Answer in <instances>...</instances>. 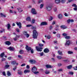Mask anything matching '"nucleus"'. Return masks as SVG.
<instances>
[{"label": "nucleus", "mask_w": 77, "mask_h": 77, "mask_svg": "<svg viewBox=\"0 0 77 77\" xmlns=\"http://www.w3.org/2000/svg\"><path fill=\"white\" fill-rule=\"evenodd\" d=\"M6 27L7 28L8 30L9 31H10L11 30V27L10 24L8 23V24H7L6 26Z\"/></svg>", "instance_id": "6"}, {"label": "nucleus", "mask_w": 77, "mask_h": 77, "mask_svg": "<svg viewBox=\"0 0 77 77\" xmlns=\"http://www.w3.org/2000/svg\"><path fill=\"white\" fill-rule=\"evenodd\" d=\"M5 43L6 45H11V42L9 41L6 42Z\"/></svg>", "instance_id": "20"}, {"label": "nucleus", "mask_w": 77, "mask_h": 77, "mask_svg": "<svg viewBox=\"0 0 77 77\" xmlns=\"http://www.w3.org/2000/svg\"><path fill=\"white\" fill-rule=\"evenodd\" d=\"M57 59H58L60 60V59H63V57H62L61 56H58L57 57Z\"/></svg>", "instance_id": "19"}, {"label": "nucleus", "mask_w": 77, "mask_h": 77, "mask_svg": "<svg viewBox=\"0 0 77 77\" xmlns=\"http://www.w3.org/2000/svg\"><path fill=\"white\" fill-rule=\"evenodd\" d=\"M69 74H70L71 75H73V74H74V73L70 71L69 72Z\"/></svg>", "instance_id": "33"}, {"label": "nucleus", "mask_w": 77, "mask_h": 77, "mask_svg": "<svg viewBox=\"0 0 77 77\" xmlns=\"http://www.w3.org/2000/svg\"><path fill=\"white\" fill-rule=\"evenodd\" d=\"M2 74L5 76H6V73H5V72H2Z\"/></svg>", "instance_id": "48"}, {"label": "nucleus", "mask_w": 77, "mask_h": 77, "mask_svg": "<svg viewBox=\"0 0 77 77\" xmlns=\"http://www.w3.org/2000/svg\"><path fill=\"white\" fill-rule=\"evenodd\" d=\"M43 2V0H39L38 2V3H40L41 2Z\"/></svg>", "instance_id": "52"}, {"label": "nucleus", "mask_w": 77, "mask_h": 77, "mask_svg": "<svg viewBox=\"0 0 77 77\" xmlns=\"http://www.w3.org/2000/svg\"><path fill=\"white\" fill-rule=\"evenodd\" d=\"M32 29L33 30L32 35L33 38L34 39H36L38 37V32L36 30V27L35 26H32Z\"/></svg>", "instance_id": "1"}, {"label": "nucleus", "mask_w": 77, "mask_h": 77, "mask_svg": "<svg viewBox=\"0 0 77 77\" xmlns=\"http://www.w3.org/2000/svg\"><path fill=\"white\" fill-rule=\"evenodd\" d=\"M44 4H42L40 5V9H42L44 7Z\"/></svg>", "instance_id": "21"}, {"label": "nucleus", "mask_w": 77, "mask_h": 77, "mask_svg": "<svg viewBox=\"0 0 77 77\" xmlns=\"http://www.w3.org/2000/svg\"><path fill=\"white\" fill-rule=\"evenodd\" d=\"M29 36H30V35L29 34H27L26 35H25V36L26 38H28L29 37Z\"/></svg>", "instance_id": "41"}, {"label": "nucleus", "mask_w": 77, "mask_h": 77, "mask_svg": "<svg viewBox=\"0 0 77 77\" xmlns=\"http://www.w3.org/2000/svg\"><path fill=\"white\" fill-rule=\"evenodd\" d=\"M33 72L34 74H38V73H39V72L35 71Z\"/></svg>", "instance_id": "38"}, {"label": "nucleus", "mask_w": 77, "mask_h": 77, "mask_svg": "<svg viewBox=\"0 0 77 77\" xmlns=\"http://www.w3.org/2000/svg\"><path fill=\"white\" fill-rule=\"evenodd\" d=\"M68 54H73V52L72 51H68Z\"/></svg>", "instance_id": "27"}, {"label": "nucleus", "mask_w": 77, "mask_h": 77, "mask_svg": "<svg viewBox=\"0 0 77 77\" xmlns=\"http://www.w3.org/2000/svg\"><path fill=\"white\" fill-rule=\"evenodd\" d=\"M53 19V17H51L49 19V21H51Z\"/></svg>", "instance_id": "43"}, {"label": "nucleus", "mask_w": 77, "mask_h": 77, "mask_svg": "<svg viewBox=\"0 0 77 77\" xmlns=\"http://www.w3.org/2000/svg\"><path fill=\"white\" fill-rule=\"evenodd\" d=\"M57 53L59 54V55H60V56H62L63 55V54H62V52L60 51H58Z\"/></svg>", "instance_id": "15"}, {"label": "nucleus", "mask_w": 77, "mask_h": 77, "mask_svg": "<svg viewBox=\"0 0 77 77\" xmlns=\"http://www.w3.org/2000/svg\"><path fill=\"white\" fill-rule=\"evenodd\" d=\"M35 22V19H33L32 20V24H33V23H34Z\"/></svg>", "instance_id": "35"}, {"label": "nucleus", "mask_w": 77, "mask_h": 77, "mask_svg": "<svg viewBox=\"0 0 77 77\" xmlns=\"http://www.w3.org/2000/svg\"><path fill=\"white\" fill-rule=\"evenodd\" d=\"M38 45L40 47H43V46H44V45L41 44H39Z\"/></svg>", "instance_id": "46"}, {"label": "nucleus", "mask_w": 77, "mask_h": 77, "mask_svg": "<svg viewBox=\"0 0 77 77\" xmlns=\"http://www.w3.org/2000/svg\"><path fill=\"white\" fill-rule=\"evenodd\" d=\"M66 2V0H62L61 2L62 3H65Z\"/></svg>", "instance_id": "47"}, {"label": "nucleus", "mask_w": 77, "mask_h": 77, "mask_svg": "<svg viewBox=\"0 0 77 77\" xmlns=\"http://www.w3.org/2000/svg\"><path fill=\"white\" fill-rule=\"evenodd\" d=\"M45 74H49L50 73V71L48 70H46L45 71Z\"/></svg>", "instance_id": "26"}, {"label": "nucleus", "mask_w": 77, "mask_h": 77, "mask_svg": "<svg viewBox=\"0 0 77 77\" xmlns=\"http://www.w3.org/2000/svg\"><path fill=\"white\" fill-rule=\"evenodd\" d=\"M44 53H47L49 52V50H48V48H45L44 50Z\"/></svg>", "instance_id": "13"}, {"label": "nucleus", "mask_w": 77, "mask_h": 77, "mask_svg": "<svg viewBox=\"0 0 77 77\" xmlns=\"http://www.w3.org/2000/svg\"><path fill=\"white\" fill-rule=\"evenodd\" d=\"M10 66L8 65H6L5 66V68H6L7 69H8V68Z\"/></svg>", "instance_id": "39"}, {"label": "nucleus", "mask_w": 77, "mask_h": 77, "mask_svg": "<svg viewBox=\"0 0 77 77\" xmlns=\"http://www.w3.org/2000/svg\"><path fill=\"white\" fill-rule=\"evenodd\" d=\"M39 54L41 56H42L44 55V53L42 52L39 53Z\"/></svg>", "instance_id": "37"}, {"label": "nucleus", "mask_w": 77, "mask_h": 77, "mask_svg": "<svg viewBox=\"0 0 77 77\" xmlns=\"http://www.w3.org/2000/svg\"><path fill=\"white\" fill-rule=\"evenodd\" d=\"M30 72V70L26 69L24 70L23 73L24 74H26L27 72Z\"/></svg>", "instance_id": "16"}, {"label": "nucleus", "mask_w": 77, "mask_h": 77, "mask_svg": "<svg viewBox=\"0 0 77 77\" xmlns=\"http://www.w3.org/2000/svg\"><path fill=\"white\" fill-rule=\"evenodd\" d=\"M5 56V53H3L1 54L0 55V56L1 57H3Z\"/></svg>", "instance_id": "22"}, {"label": "nucleus", "mask_w": 77, "mask_h": 77, "mask_svg": "<svg viewBox=\"0 0 77 77\" xmlns=\"http://www.w3.org/2000/svg\"><path fill=\"white\" fill-rule=\"evenodd\" d=\"M65 39H70L71 38V37L69 36H66L65 37Z\"/></svg>", "instance_id": "25"}, {"label": "nucleus", "mask_w": 77, "mask_h": 77, "mask_svg": "<svg viewBox=\"0 0 77 77\" xmlns=\"http://www.w3.org/2000/svg\"><path fill=\"white\" fill-rule=\"evenodd\" d=\"M26 66V64L25 63H23L21 65V66Z\"/></svg>", "instance_id": "56"}, {"label": "nucleus", "mask_w": 77, "mask_h": 77, "mask_svg": "<svg viewBox=\"0 0 77 77\" xmlns=\"http://www.w3.org/2000/svg\"><path fill=\"white\" fill-rule=\"evenodd\" d=\"M58 65L59 66H62V64L60 63H59L58 64Z\"/></svg>", "instance_id": "57"}, {"label": "nucleus", "mask_w": 77, "mask_h": 77, "mask_svg": "<svg viewBox=\"0 0 77 77\" xmlns=\"http://www.w3.org/2000/svg\"><path fill=\"white\" fill-rule=\"evenodd\" d=\"M26 50H27L28 53H29V50H31V53H33V49H32V48H31V47H29L26 45Z\"/></svg>", "instance_id": "2"}, {"label": "nucleus", "mask_w": 77, "mask_h": 77, "mask_svg": "<svg viewBox=\"0 0 77 77\" xmlns=\"http://www.w3.org/2000/svg\"><path fill=\"white\" fill-rule=\"evenodd\" d=\"M71 42H70V41L69 40H66V43L65 44V45H69Z\"/></svg>", "instance_id": "8"}, {"label": "nucleus", "mask_w": 77, "mask_h": 77, "mask_svg": "<svg viewBox=\"0 0 77 77\" xmlns=\"http://www.w3.org/2000/svg\"><path fill=\"white\" fill-rule=\"evenodd\" d=\"M46 67L47 68H53V66H51L49 65H46Z\"/></svg>", "instance_id": "14"}, {"label": "nucleus", "mask_w": 77, "mask_h": 77, "mask_svg": "<svg viewBox=\"0 0 77 77\" xmlns=\"http://www.w3.org/2000/svg\"><path fill=\"white\" fill-rule=\"evenodd\" d=\"M7 74L8 76H11V73L9 71H7Z\"/></svg>", "instance_id": "24"}, {"label": "nucleus", "mask_w": 77, "mask_h": 77, "mask_svg": "<svg viewBox=\"0 0 77 77\" xmlns=\"http://www.w3.org/2000/svg\"><path fill=\"white\" fill-rule=\"evenodd\" d=\"M18 73L19 74H20V75H21L23 74V72L20 71V72H18Z\"/></svg>", "instance_id": "36"}, {"label": "nucleus", "mask_w": 77, "mask_h": 77, "mask_svg": "<svg viewBox=\"0 0 77 77\" xmlns=\"http://www.w3.org/2000/svg\"><path fill=\"white\" fill-rule=\"evenodd\" d=\"M60 0H56L55 2L56 3H60Z\"/></svg>", "instance_id": "31"}, {"label": "nucleus", "mask_w": 77, "mask_h": 77, "mask_svg": "<svg viewBox=\"0 0 77 77\" xmlns=\"http://www.w3.org/2000/svg\"><path fill=\"white\" fill-rule=\"evenodd\" d=\"M67 22L68 23H69L70 22V19H68L67 21Z\"/></svg>", "instance_id": "61"}, {"label": "nucleus", "mask_w": 77, "mask_h": 77, "mask_svg": "<svg viewBox=\"0 0 77 77\" xmlns=\"http://www.w3.org/2000/svg\"><path fill=\"white\" fill-rule=\"evenodd\" d=\"M32 72H35V71H37V68L36 67V66H34L32 68Z\"/></svg>", "instance_id": "5"}, {"label": "nucleus", "mask_w": 77, "mask_h": 77, "mask_svg": "<svg viewBox=\"0 0 77 77\" xmlns=\"http://www.w3.org/2000/svg\"><path fill=\"white\" fill-rule=\"evenodd\" d=\"M54 12H56V11H57V8H55L54 9Z\"/></svg>", "instance_id": "58"}, {"label": "nucleus", "mask_w": 77, "mask_h": 77, "mask_svg": "<svg viewBox=\"0 0 77 77\" xmlns=\"http://www.w3.org/2000/svg\"><path fill=\"white\" fill-rule=\"evenodd\" d=\"M16 24L17 25L19 26V28L20 29L21 27V23L20 22H17Z\"/></svg>", "instance_id": "10"}, {"label": "nucleus", "mask_w": 77, "mask_h": 77, "mask_svg": "<svg viewBox=\"0 0 77 77\" xmlns=\"http://www.w3.org/2000/svg\"><path fill=\"white\" fill-rule=\"evenodd\" d=\"M63 71V69H58V71L59 72H60V71Z\"/></svg>", "instance_id": "44"}, {"label": "nucleus", "mask_w": 77, "mask_h": 77, "mask_svg": "<svg viewBox=\"0 0 77 77\" xmlns=\"http://www.w3.org/2000/svg\"><path fill=\"white\" fill-rule=\"evenodd\" d=\"M52 8L50 6L48 5L46 7L45 9L48 11H50L51 10Z\"/></svg>", "instance_id": "4"}, {"label": "nucleus", "mask_w": 77, "mask_h": 77, "mask_svg": "<svg viewBox=\"0 0 77 77\" xmlns=\"http://www.w3.org/2000/svg\"><path fill=\"white\" fill-rule=\"evenodd\" d=\"M27 69H29L30 68V66L29 65H27L26 67Z\"/></svg>", "instance_id": "49"}, {"label": "nucleus", "mask_w": 77, "mask_h": 77, "mask_svg": "<svg viewBox=\"0 0 77 77\" xmlns=\"http://www.w3.org/2000/svg\"><path fill=\"white\" fill-rule=\"evenodd\" d=\"M14 39L15 41H16L17 40V37L14 38Z\"/></svg>", "instance_id": "59"}, {"label": "nucleus", "mask_w": 77, "mask_h": 77, "mask_svg": "<svg viewBox=\"0 0 77 77\" xmlns=\"http://www.w3.org/2000/svg\"><path fill=\"white\" fill-rule=\"evenodd\" d=\"M31 20V19H30V17H28L26 18L27 21H30Z\"/></svg>", "instance_id": "29"}, {"label": "nucleus", "mask_w": 77, "mask_h": 77, "mask_svg": "<svg viewBox=\"0 0 77 77\" xmlns=\"http://www.w3.org/2000/svg\"><path fill=\"white\" fill-rule=\"evenodd\" d=\"M47 25V22H42L40 25V26H44V25Z\"/></svg>", "instance_id": "12"}, {"label": "nucleus", "mask_w": 77, "mask_h": 77, "mask_svg": "<svg viewBox=\"0 0 77 77\" xmlns=\"http://www.w3.org/2000/svg\"><path fill=\"white\" fill-rule=\"evenodd\" d=\"M76 8H73L74 10V11H77V7H76Z\"/></svg>", "instance_id": "64"}, {"label": "nucleus", "mask_w": 77, "mask_h": 77, "mask_svg": "<svg viewBox=\"0 0 77 77\" xmlns=\"http://www.w3.org/2000/svg\"><path fill=\"white\" fill-rule=\"evenodd\" d=\"M65 16H66V17H68V16H69V15H68V14H67L66 13H65L64 14Z\"/></svg>", "instance_id": "60"}, {"label": "nucleus", "mask_w": 77, "mask_h": 77, "mask_svg": "<svg viewBox=\"0 0 77 77\" xmlns=\"http://www.w3.org/2000/svg\"><path fill=\"white\" fill-rule=\"evenodd\" d=\"M1 15L2 17H3V15H4V14H3V13H0V14Z\"/></svg>", "instance_id": "63"}, {"label": "nucleus", "mask_w": 77, "mask_h": 77, "mask_svg": "<svg viewBox=\"0 0 77 77\" xmlns=\"http://www.w3.org/2000/svg\"><path fill=\"white\" fill-rule=\"evenodd\" d=\"M9 12L12 13H14V11L12 10H9Z\"/></svg>", "instance_id": "53"}, {"label": "nucleus", "mask_w": 77, "mask_h": 77, "mask_svg": "<svg viewBox=\"0 0 77 77\" xmlns=\"http://www.w3.org/2000/svg\"><path fill=\"white\" fill-rule=\"evenodd\" d=\"M16 63V62L15 61H11V63L12 64V65H14V64H15Z\"/></svg>", "instance_id": "40"}, {"label": "nucleus", "mask_w": 77, "mask_h": 77, "mask_svg": "<svg viewBox=\"0 0 77 77\" xmlns=\"http://www.w3.org/2000/svg\"><path fill=\"white\" fill-rule=\"evenodd\" d=\"M29 62L31 63H32V64H33L34 63H36V61L35 60H31L29 61Z\"/></svg>", "instance_id": "11"}, {"label": "nucleus", "mask_w": 77, "mask_h": 77, "mask_svg": "<svg viewBox=\"0 0 77 77\" xmlns=\"http://www.w3.org/2000/svg\"><path fill=\"white\" fill-rule=\"evenodd\" d=\"M6 60V59L5 58H2V61H5Z\"/></svg>", "instance_id": "45"}, {"label": "nucleus", "mask_w": 77, "mask_h": 77, "mask_svg": "<svg viewBox=\"0 0 77 77\" xmlns=\"http://www.w3.org/2000/svg\"><path fill=\"white\" fill-rule=\"evenodd\" d=\"M62 35L63 36H67V34H66V33H63L62 34Z\"/></svg>", "instance_id": "42"}, {"label": "nucleus", "mask_w": 77, "mask_h": 77, "mask_svg": "<svg viewBox=\"0 0 77 77\" xmlns=\"http://www.w3.org/2000/svg\"><path fill=\"white\" fill-rule=\"evenodd\" d=\"M73 7H75V8H77V5L75 4H73L72 5Z\"/></svg>", "instance_id": "51"}, {"label": "nucleus", "mask_w": 77, "mask_h": 77, "mask_svg": "<svg viewBox=\"0 0 77 77\" xmlns=\"http://www.w3.org/2000/svg\"><path fill=\"white\" fill-rule=\"evenodd\" d=\"M58 17L60 19H61L62 18V15L61 14H58Z\"/></svg>", "instance_id": "18"}, {"label": "nucleus", "mask_w": 77, "mask_h": 77, "mask_svg": "<svg viewBox=\"0 0 77 77\" xmlns=\"http://www.w3.org/2000/svg\"><path fill=\"white\" fill-rule=\"evenodd\" d=\"M38 51H42V48L37 46L35 48Z\"/></svg>", "instance_id": "3"}, {"label": "nucleus", "mask_w": 77, "mask_h": 77, "mask_svg": "<svg viewBox=\"0 0 77 77\" xmlns=\"http://www.w3.org/2000/svg\"><path fill=\"white\" fill-rule=\"evenodd\" d=\"M31 26H32V25L29 24L26 25V27H30Z\"/></svg>", "instance_id": "54"}, {"label": "nucleus", "mask_w": 77, "mask_h": 77, "mask_svg": "<svg viewBox=\"0 0 77 77\" xmlns=\"http://www.w3.org/2000/svg\"><path fill=\"white\" fill-rule=\"evenodd\" d=\"M57 36L58 38H59L60 36V34H57Z\"/></svg>", "instance_id": "55"}, {"label": "nucleus", "mask_w": 77, "mask_h": 77, "mask_svg": "<svg viewBox=\"0 0 77 77\" xmlns=\"http://www.w3.org/2000/svg\"><path fill=\"white\" fill-rule=\"evenodd\" d=\"M17 9L18 10L19 12H23V10L21 8H17Z\"/></svg>", "instance_id": "17"}, {"label": "nucleus", "mask_w": 77, "mask_h": 77, "mask_svg": "<svg viewBox=\"0 0 77 77\" xmlns=\"http://www.w3.org/2000/svg\"><path fill=\"white\" fill-rule=\"evenodd\" d=\"M23 34L24 36H26L27 34V32L26 31H24L23 32Z\"/></svg>", "instance_id": "30"}, {"label": "nucleus", "mask_w": 77, "mask_h": 77, "mask_svg": "<svg viewBox=\"0 0 77 77\" xmlns=\"http://www.w3.org/2000/svg\"><path fill=\"white\" fill-rule=\"evenodd\" d=\"M67 68L69 69L72 68V65H70L67 66Z\"/></svg>", "instance_id": "28"}, {"label": "nucleus", "mask_w": 77, "mask_h": 77, "mask_svg": "<svg viewBox=\"0 0 77 77\" xmlns=\"http://www.w3.org/2000/svg\"><path fill=\"white\" fill-rule=\"evenodd\" d=\"M61 29H66V26H65L63 25L61 26Z\"/></svg>", "instance_id": "23"}, {"label": "nucleus", "mask_w": 77, "mask_h": 77, "mask_svg": "<svg viewBox=\"0 0 77 77\" xmlns=\"http://www.w3.org/2000/svg\"><path fill=\"white\" fill-rule=\"evenodd\" d=\"M74 69L75 70H77V66H76L75 67H74Z\"/></svg>", "instance_id": "62"}, {"label": "nucleus", "mask_w": 77, "mask_h": 77, "mask_svg": "<svg viewBox=\"0 0 77 77\" xmlns=\"http://www.w3.org/2000/svg\"><path fill=\"white\" fill-rule=\"evenodd\" d=\"M19 53L20 54H23V53H24V51H23V50H20V51Z\"/></svg>", "instance_id": "34"}, {"label": "nucleus", "mask_w": 77, "mask_h": 77, "mask_svg": "<svg viewBox=\"0 0 77 77\" xmlns=\"http://www.w3.org/2000/svg\"><path fill=\"white\" fill-rule=\"evenodd\" d=\"M31 12L32 14H37V12L35 10V9L34 8L32 9L31 10Z\"/></svg>", "instance_id": "7"}, {"label": "nucleus", "mask_w": 77, "mask_h": 77, "mask_svg": "<svg viewBox=\"0 0 77 77\" xmlns=\"http://www.w3.org/2000/svg\"><path fill=\"white\" fill-rule=\"evenodd\" d=\"M16 69H17V66H15L14 68L13 69V71H15L16 70Z\"/></svg>", "instance_id": "50"}, {"label": "nucleus", "mask_w": 77, "mask_h": 77, "mask_svg": "<svg viewBox=\"0 0 77 77\" xmlns=\"http://www.w3.org/2000/svg\"><path fill=\"white\" fill-rule=\"evenodd\" d=\"M8 50H9L11 51H14L15 49L13 47H10L8 48Z\"/></svg>", "instance_id": "9"}, {"label": "nucleus", "mask_w": 77, "mask_h": 77, "mask_svg": "<svg viewBox=\"0 0 77 77\" xmlns=\"http://www.w3.org/2000/svg\"><path fill=\"white\" fill-rule=\"evenodd\" d=\"M47 38L48 39H50V38H51V36H50V35H48L47 36Z\"/></svg>", "instance_id": "32"}]
</instances>
